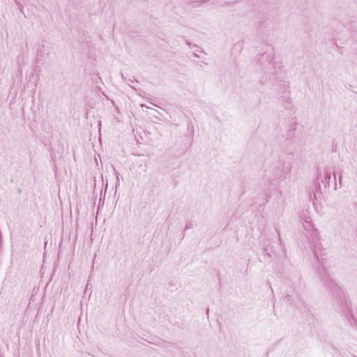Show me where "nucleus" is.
Returning a JSON list of instances; mask_svg holds the SVG:
<instances>
[{
  "label": "nucleus",
  "instance_id": "1",
  "mask_svg": "<svg viewBox=\"0 0 357 357\" xmlns=\"http://www.w3.org/2000/svg\"><path fill=\"white\" fill-rule=\"evenodd\" d=\"M331 174H333V180L335 183L336 176L331 167L326 166L324 167L322 172L319 174V179L325 188L329 187L330 185Z\"/></svg>",
  "mask_w": 357,
  "mask_h": 357
},
{
  "label": "nucleus",
  "instance_id": "2",
  "mask_svg": "<svg viewBox=\"0 0 357 357\" xmlns=\"http://www.w3.org/2000/svg\"><path fill=\"white\" fill-rule=\"evenodd\" d=\"M317 268L319 274L320 275L321 280L325 282L326 285L331 289L335 287V283L327 273L326 268L323 266Z\"/></svg>",
  "mask_w": 357,
  "mask_h": 357
},
{
  "label": "nucleus",
  "instance_id": "3",
  "mask_svg": "<svg viewBox=\"0 0 357 357\" xmlns=\"http://www.w3.org/2000/svg\"><path fill=\"white\" fill-rule=\"evenodd\" d=\"M323 250L324 249L321 247H314V249L312 251L314 254V257L317 260V262L318 264H321V261L323 260V258L321 257L320 259L319 256V255H321Z\"/></svg>",
  "mask_w": 357,
  "mask_h": 357
},
{
  "label": "nucleus",
  "instance_id": "4",
  "mask_svg": "<svg viewBox=\"0 0 357 357\" xmlns=\"http://www.w3.org/2000/svg\"><path fill=\"white\" fill-rule=\"evenodd\" d=\"M209 0H195L189 1L188 4L192 8H198L201 6L203 3H206Z\"/></svg>",
  "mask_w": 357,
  "mask_h": 357
},
{
  "label": "nucleus",
  "instance_id": "5",
  "mask_svg": "<svg viewBox=\"0 0 357 357\" xmlns=\"http://www.w3.org/2000/svg\"><path fill=\"white\" fill-rule=\"evenodd\" d=\"M113 171L116 176V183H115V188L116 189L120 185V179H119V172L115 169L114 167H113Z\"/></svg>",
  "mask_w": 357,
  "mask_h": 357
},
{
  "label": "nucleus",
  "instance_id": "6",
  "mask_svg": "<svg viewBox=\"0 0 357 357\" xmlns=\"http://www.w3.org/2000/svg\"><path fill=\"white\" fill-rule=\"evenodd\" d=\"M289 172H290V167H287L285 169V170L279 175V177L282 178H285L286 176L289 173Z\"/></svg>",
  "mask_w": 357,
  "mask_h": 357
},
{
  "label": "nucleus",
  "instance_id": "7",
  "mask_svg": "<svg viewBox=\"0 0 357 357\" xmlns=\"http://www.w3.org/2000/svg\"><path fill=\"white\" fill-rule=\"evenodd\" d=\"M272 248H273V247H271V246H269V247H265V248H264V251H265V252H266V254H267L269 257H273V255L271 254V252H272Z\"/></svg>",
  "mask_w": 357,
  "mask_h": 357
},
{
  "label": "nucleus",
  "instance_id": "8",
  "mask_svg": "<svg viewBox=\"0 0 357 357\" xmlns=\"http://www.w3.org/2000/svg\"><path fill=\"white\" fill-rule=\"evenodd\" d=\"M342 176H339V183H340V184H342Z\"/></svg>",
  "mask_w": 357,
  "mask_h": 357
},
{
  "label": "nucleus",
  "instance_id": "9",
  "mask_svg": "<svg viewBox=\"0 0 357 357\" xmlns=\"http://www.w3.org/2000/svg\"><path fill=\"white\" fill-rule=\"evenodd\" d=\"M306 222L307 224V227H310L311 226L310 221H306Z\"/></svg>",
  "mask_w": 357,
  "mask_h": 357
},
{
  "label": "nucleus",
  "instance_id": "10",
  "mask_svg": "<svg viewBox=\"0 0 357 357\" xmlns=\"http://www.w3.org/2000/svg\"><path fill=\"white\" fill-rule=\"evenodd\" d=\"M194 55H195L196 57H198V56H198V54H194Z\"/></svg>",
  "mask_w": 357,
  "mask_h": 357
},
{
  "label": "nucleus",
  "instance_id": "11",
  "mask_svg": "<svg viewBox=\"0 0 357 357\" xmlns=\"http://www.w3.org/2000/svg\"><path fill=\"white\" fill-rule=\"evenodd\" d=\"M141 106H142V107H145V105H141ZM146 107H147L146 106Z\"/></svg>",
  "mask_w": 357,
  "mask_h": 357
}]
</instances>
